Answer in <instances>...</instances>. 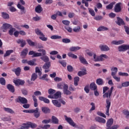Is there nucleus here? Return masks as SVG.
<instances>
[{"instance_id":"f257e3e1","label":"nucleus","mask_w":129,"mask_h":129,"mask_svg":"<svg viewBox=\"0 0 129 129\" xmlns=\"http://www.w3.org/2000/svg\"><path fill=\"white\" fill-rule=\"evenodd\" d=\"M109 89V88L107 86L103 87V98H110L111 95L112 94V91H113V86L111 87ZM108 91L107 92H106Z\"/></svg>"},{"instance_id":"f03ea898","label":"nucleus","mask_w":129,"mask_h":129,"mask_svg":"<svg viewBox=\"0 0 129 129\" xmlns=\"http://www.w3.org/2000/svg\"><path fill=\"white\" fill-rule=\"evenodd\" d=\"M35 32L37 36H39V39H40V40L43 42H46V41H48V37H46L40 29H36L35 30Z\"/></svg>"},{"instance_id":"7ed1b4c3","label":"nucleus","mask_w":129,"mask_h":129,"mask_svg":"<svg viewBox=\"0 0 129 129\" xmlns=\"http://www.w3.org/2000/svg\"><path fill=\"white\" fill-rule=\"evenodd\" d=\"M42 95V93L39 91H36L34 92V95H32V99L34 101V107H38V100L36 96H39Z\"/></svg>"},{"instance_id":"20e7f679","label":"nucleus","mask_w":129,"mask_h":129,"mask_svg":"<svg viewBox=\"0 0 129 129\" xmlns=\"http://www.w3.org/2000/svg\"><path fill=\"white\" fill-rule=\"evenodd\" d=\"M94 59L95 62L104 61V59H108V56L106 55V54H101L100 56H97L96 54L94 53Z\"/></svg>"},{"instance_id":"39448f33","label":"nucleus","mask_w":129,"mask_h":129,"mask_svg":"<svg viewBox=\"0 0 129 129\" xmlns=\"http://www.w3.org/2000/svg\"><path fill=\"white\" fill-rule=\"evenodd\" d=\"M16 102L18 103H22V104H26L28 103V100L25 97H23L21 96H19L15 99Z\"/></svg>"},{"instance_id":"423d86ee","label":"nucleus","mask_w":129,"mask_h":129,"mask_svg":"<svg viewBox=\"0 0 129 129\" xmlns=\"http://www.w3.org/2000/svg\"><path fill=\"white\" fill-rule=\"evenodd\" d=\"M111 105V102H110V100L109 99H106V113L105 114L109 116V108H110V106Z\"/></svg>"},{"instance_id":"0eeeda50","label":"nucleus","mask_w":129,"mask_h":129,"mask_svg":"<svg viewBox=\"0 0 129 129\" xmlns=\"http://www.w3.org/2000/svg\"><path fill=\"white\" fill-rule=\"evenodd\" d=\"M65 120L68 123H69L72 126H76V123L74 122V121L71 117H69L67 115H64Z\"/></svg>"},{"instance_id":"6e6552de","label":"nucleus","mask_w":129,"mask_h":129,"mask_svg":"<svg viewBox=\"0 0 129 129\" xmlns=\"http://www.w3.org/2000/svg\"><path fill=\"white\" fill-rule=\"evenodd\" d=\"M121 3L116 4L114 8L115 13H120L121 12Z\"/></svg>"},{"instance_id":"1a4fd4ad","label":"nucleus","mask_w":129,"mask_h":129,"mask_svg":"<svg viewBox=\"0 0 129 129\" xmlns=\"http://www.w3.org/2000/svg\"><path fill=\"white\" fill-rule=\"evenodd\" d=\"M13 83L15 84L16 86H20V85H24L25 84V81L21 79H16L13 80Z\"/></svg>"},{"instance_id":"9d476101","label":"nucleus","mask_w":129,"mask_h":129,"mask_svg":"<svg viewBox=\"0 0 129 129\" xmlns=\"http://www.w3.org/2000/svg\"><path fill=\"white\" fill-rule=\"evenodd\" d=\"M63 92L66 95H70V94H71V92L68 90V85L64 84Z\"/></svg>"},{"instance_id":"9b49d317","label":"nucleus","mask_w":129,"mask_h":129,"mask_svg":"<svg viewBox=\"0 0 129 129\" xmlns=\"http://www.w3.org/2000/svg\"><path fill=\"white\" fill-rule=\"evenodd\" d=\"M99 48L102 52H107L110 50V48L106 45H100Z\"/></svg>"},{"instance_id":"f8f14e48","label":"nucleus","mask_w":129,"mask_h":129,"mask_svg":"<svg viewBox=\"0 0 129 129\" xmlns=\"http://www.w3.org/2000/svg\"><path fill=\"white\" fill-rule=\"evenodd\" d=\"M31 113H34V116L36 118H38L40 116V113L39 112V108H36V109H32L30 111Z\"/></svg>"},{"instance_id":"ddd939ff","label":"nucleus","mask_w":129,"mask_h":129,"mask_svg":"<svg viewBox=\"0 0 129 129\" xmlns=\"http://www.w3.org/2000/svg\"><path fill=\"white\" fill-rule=\"evenodd\" d=\"M79 59L80 60V62L83 64L84 65H88V62H87V60H86V59H85V57L82 55H80L79 56Z\"/></svg>"},{"instance_id":"4468645a","label":"nucleus","mask_w":129,"mask_h":129,"mask_svg":"<svg viewBox=\"0 0 129 129\" xmlns=\"http://www.w3.org/2000/svg\"><path fill=\"white\" fill-rule=\"evenodd\" d=\"M28 52H29V50L27 48L22 50L20 54V56L22 58V59L26 58V56L27 55H28Z\"/></svg>"},{"instance_id":"2eb2a0df","label":"nucleus","mask_w":129,"mask_h":129,"mask_svg":"<svg viewBox=\"0 0 129 129\" xmlns=\"http://www.w3.org/2000/svg\"><path fill=\"white\" fill-rule=\"evenodd\" d=\"M117 21L116 22V24L118 25V26H124V25H125V23H124V21H123V20L122 19L120 18V17H117Z\"/></svg>"},{"instance_id":"dca6fc26","label":"nucleus","mask_w":129,"mask_h":129,"mask_svg":"<svg viewBox=\"0 0 129 129\" xmlns=\"http://www.w3.org/2000/svg\"><path fill=\"white\" fill-rule=\"evenodd\" d=\"M24 125H25V126H28V128L30 127H31V128H36V127H37V126L36 123H34L31 122H28L27 123V124H24Z\"/></svg>"},{"instance_id":"f3484780","label":"nucleus","mask_w":129,"mask_h":129,"mask_svg":"<svg viewBox=\"0 0 129 129\" xmlns=\"http://www.w3.org/2000/svg\"><path fill=\"white\" fill-rule=\"evenodd\" d=\"M16 42L17 44H21L20 47H21L22 48H24V46H26L27 44V43L26 42V40L24 39H19L16 41Z\"/></svg>"},{"instance_id":"a211bd4d","label":"nucleus","mask_w":129,"mask_h":129,"mask_svg":"<svg viewBox=\"0 0 129 129\" xmlns=\"http://www.w3.org/2000/svg\"><path fill=\"white\" fill-rule=\"evenodd\" d=\"M12 72H14L17 76H20L21 75V72H22V69L18 67L16 69H13Z\"/></svg>"},{"instance_id":"6ab92c4d","label":"nucleus","mask_w":129,"mask_h":129,"mask_svg":"<svg viewBox=\"0 0 129 129\" xmlns=\"http://www.w3.org/2000/svg\"><path fill=\"white\" fill-rule=\"evenodd\" d=\"M38 99L40 100V101H43L44 103H50V100L48 99H47L46 98L43 97V96H39L38 97Z\"/></svg>"},{"instance_id":"aec40b11","label":"nucleus","mask_w":129,"mask_h":129,"mask_svg":"<svg viewBox=\"0 0 129 129\" xmlns=\"http://www.w3.org/2000/svg\"><path fill=\"white\" fill-rule=\"evenodd\" d=\"M7 88L10 92L14 93L15 92V87L13 85L9 84L7 86Z\"/></svg>"},{"instance_id":"412c9836","label":"nucleus","mask_w":129,"mask_h":129,"mask_svg":"<svg viewBox=\"0 0 129 129\" xmlns=\"http://www.w3.org/2000/svg\"><path fill=\"white\" fill-rule=\"evenodd\" d=\"M95 120L100 123H105L106 122L105 119L98 116L95 117Z\"/></svg>"},{"instance_id":"4be33fe9","label":"nucleus","mask_w":129,"mask_h":129,"mask_svg":"<svg viewBox=\"0 0 129 129\" xmlns=\"http://www.w3.org/2000/svg\"><path fill=\"white\" fill-rule=\"evenodd\" d=\"M124 43V40H120L118 41L113 40L111 42V44H112V45H121V44H123Z\"/></svg>"},{"instance_id":"5701e85b","label":"nucleus","mask_w":129,"mask_h":129,"mask_svg":"<svg viewBox=\"0 0 129 129\" xmlns=\"http://www.w3.org/2000/svg\"><path fill=\"white\" fill-rule=\"evenodd\" d=\"M35 11L37 14H41L43 12V8L41 5H38L35 9Z\"/></svg>"},{"instance_id":"b1692460","label":"nucleus","mask_w":129,"mask_h":129,"mask_svg":"<svg viewBox=\"0 0 129 129\" xmlns=\"http://www.w3.org/2000/svg\"><path fill=\"white\" fill-rule=\"evenodd\" d=\"M2 28L3 30H8V29H12V28H13V26L10 24L4 23L3 25Z\"/></svg>"},{"instance_id":"393cba45","label":"nucleus","mask_w":129,"mask_h":129,"mask_svg":"<svg viewBox=\"0 0 129 129\" xmlns=\"http://www.w3.org/2000/svg\"><path fill=\"white\" fill-rule=\"evenodd\" d=\"M90 89L93 91L96 90V89H97V85H96V84L94 82L91 83L90 84Z\"/></svg>"},{"instance_id":"a878e982","label":"nucleus","mask_w":129,"mask_h":129,"mask_svg":"<svg viewBox=\"0 0 129 129\" xmlns=\"http://www.w3.org/2000/svg\"><path fill=\"white\" fill-rule=\"evenodd\" d=\"M41 110L43 113L45 114L50 113V111H51V110L47 107H42Z\"/></svg>"},{"instance_id":"bb28decb","label":"nucleus","mask_w":129,"mask_h":129,"mask_svg":"<svg viewBox=\"0 0 129 129\" xmlns=\"http://www.w3.org/2000/svg\"><path fill=\"white\" fill-rule=\"evenodd\" d=\"M17 7L18 9L21 10V15H23V14H26V10H25V7L21 4H18Z\"/></svg>"},{"instance_id":"cd10ccee","label":"nucleus","mask_w":129,"mask_h":129,"mask_svg":"<svg viewBox=\"0 0 129 129\" xmlns=\"http://www.w3.org/2000/svg\"><path fill=\"white\" fill-rule=\"evenodd\" d=\"M81 49V47L79 46H72L70 48V51L71 52H76V51H78V50Z\"/></svg>"},{"instance_id":"c85d7f7f","label":"nucleus","mask_w":129,"mask_h":129,"mask_svg":"<svg viewBox=\"0 0 129 129\" xmlns=\"http://www.w3.org/2000/svg\"><path fill=\"white\" fill-rule=\"evenodd\" d=\"M52 102L54 106L56 107H61V103L59 102L57 100H52Z\"/></svg>"},{"instance_id":"c756f323","label":"nucleus","mask_w":129,"mask_h":129,"mask_svg":"<svg viewBox=\"0 0 129 129\" xmlns=\"http://www.w3.org/2000/svg\"><path fill=\"white\" fill-rule=\"evenodd\" d=\"M96 83L97 84V85L102 86L104 84V81H103L102 79L99 78L96 80Z\"/></svg>"},{"instance_id":"7c9ffc66","label":"nucleus","mask_w":129,"mask_h":129,"mask_svg":"<svg viewBox=\"0 0 129 129\" xmlns=\"http://www.w3.org/2000/svg\"><path fill=\"white\" fill-rule=\"evenodd\" d=\"M113 124V119L110 118L108 119L106 123V126L107 127H110L111 125Z\"/></svg>"},{"instance_id":"2f4dec72","label":"nucleus","mask_w":129,"mask_h":129,"mask_svg":"<svg viewBox=\"0 0 129 129\" xmlns=\"http://www.w3.org/2000/svg\"><path fill=\"white\" fill-rule=\"evenodd\" d=\"M12 53H14V50L13 49L7 50L5 54L4 55V58L10 56Z\"/></svg>"},{"instance_id":"473e14b6","label":"nucleus","mask_w":129,"mask_h":129,"mask_svg":"<svg viewBox=\"0 0 129 129\" xmlns=\"http://www.w3.org/2000/svg\"><path fill=\"white\" fill-rule=\"evenodd\" d=\"M4 109L5 111H6V112H8V113H11L12 114H15V111L13 110V109H12L11 108L4 107Z\"/></svg>"},{"instance_id":"72a5a7b5","label":"nucleus","mask_w":129,"mask_h":129,"mask_svg":"<svg viewBox=\"0 0 129 129\" xmlns=\"http://www.w3.org/2000/svg\"><path fill=\"white\" fill-rule=\"evenodd\" d=\"M108 30V28L104 26H100L97 30L98 32H101Z\"/></svg>"},{"instance_id":"f704fd0d","label":"nucleus","mask_w":129,"mask_h":129,"mask_svg":"<svg viewBox=\"0 0 129 129\" xmlns=\"http://www.w3.org/2000/svg\"><path fill=\"white\" fill-rule=\"evenodd\" d=\"M52 123H54V124H58L59 123V119H58L56 116H52Z\"/></svg>"},{"instance_id":"c9c22d12","label":"nucleus","mask_w":129,"mask_h":129,"mask_svg":"<svg viewBox=\"0 0 129 129\" xmlns=\"http://www.w3.org/2000/svg\"><path fill=\"white\" fill-rule=\"evenodd\" d=\"M54 99H58L61 97V92L57 91L54 95Z\"/></svg>"},{"instance_id":"e433bc0d","label":"nucleus","mask_w":129,"mask_h":129,"mask_svg":"<svg viewBox=\"0 0 129 129\" xmlns=\"http://www.w3.org/2000/svg\"><path fill=\"white\" fill-rule=\"evenodd\" d=\"M51 67V62H46L42 67V68L43 69H49L50 67Z\"/></svg>"},{"instance_id":"4c0bfd02","label":"nucleus","mask_w":129,"mask_h":129,"mask_svg":"<svg viewBox=\"0 0 129 129\" xmlns=\"http://www.w3.org/2000/svg\"><path fill=\"white\" fill-rule=\"evenodd\" d=\"M2 18H3V19H5V20L10 19V16L7 13L2 12Z\"/></svg>"},{"instance_id":"58836bf2","label":"nucleus","mask_w":129,"mask_h":129,"mask_svg":"<svg viewBox=\"0 0 129 129\" xmlns=\"http://www.w3.org/2000/svg\"><path fill=\"white\" fill-rule=\"evenodd\" d=\"M79 80H80V78H79V77H75L74 78V84L75 86H78V82H79Z\"/></svg>"},{"instance_id":"ea45409f","label":"nucleus","mask_w":129,"mask_h":129,"mask_svg":"<svg viewBox=\"0 0 129 129\" xmlns=\"http://www.w3.org/2000/svg\"><path fill=\"white\" fill-rule=\"evenodd\" d=\"M40 59L44 62H48L49 61V57L46 55H43V56L40 57Z\"/></svg>"},{"instance_id":"a19ab883","label":"nucleus","mask_w":129,"mask_h":129,"mask_svg":"<svg viewBox=\"0 0 129 129\" xmlns=\"http://www.w3.org/2000/svg\"><path fill=\"white\" fill-rule=\"evenodd\" d=\"M68 56H69V57H71V58H73V59H77V58H78L77 55L72 53V52H69Z\"/></svg>"},{"instance_id":"79ce46f5","label":"nucleus","mask_w":129,"mask_h":129,"mask_svg":"<svg viewBox=\"0 0 129 129\" xmlns=\"http://www.w3.org/2000/svg\"><path fill=\"white\" fill-rule=\"evenodd\" d=\"M86 70H85V71H79L78 73V76H80V77H81V76H83L84 75H86Z\"/></svg>"},{"instance_id":"37998d69","label":"nucleus","mask_w":129,"mask_h":129,"mask_svg":"<svg viewBox=\"0 0 129 129\" xmlns=\"http://www.w3.org/2000/svg\"><path fill=\"white\" fill-rule=\"evenodd\" d=\"M73 31L75 33H79L81 31V27L80 26L76 27L73 29Z\"/></svg>"},{"instance_id":"c03bdc74","label":"nucleus","mask_w":129,"mask_h":129,"mask_svg":"<svg viewBox=\"0 0 129 129\" xmlns=\"http://www.w3.org/2000/svg\"><path fill=\"white\" fill-rule=\"evenodd\" d=\"M27 42L28 45H29V46H34L36 45V43L34 42H32L31 40V39H27Z\"/></svg>"},{"instance_id":"a18cd8bd","label":"nucleus","mask_w":129,"mask_h":129,"mask_svg":"<svg viewBox=\"0 0 129 129\" xmlns=\"http://www.w3.org/2000/svg\"><path fill=\"white\" fill-rule=\"evenodd\" d=\"M90 105H91V108L89 110V112H91L93 111V110H95V104L93 102L91 103Z\"/></svg>"},{"instance_id":"49530a36","label":"nucleus","mask_w":129,"mask_h":129,"mask_svg":"<svg viewBox=\"0 0 129 129\" xmlns=\"http://www.w3.org/2000/svg\"><path fill=\"white\" fill-rule=\"evenodd\" d=\"M62 43H64V44H68V43L71 42V40L68 38H63L62 39Z\"/></svg>"},{"instance_id":"de8ad7c7","label":"nucleus","mask_w":129,"mask_h":129,"mask_svg":"<svg viewBox=\"0 0 129 129\" xmlns=\"http://www.w3.org/2000/svg\"><path fill=\"white\" fill-rule=\"evenodd\" d=\"M37 77H38V76L36 73H34L31 76V81H35L36 79H37Z\"/></svg>"},{"instance_id":"09e8293b","label":"nucleus","mask_w":129,"mask_h":129,"mask_svg":"<svg viewBox=\"0 0 129 129\" xmlns=\"http://www.w3.org/2000/svg\"><path fill=\"white\" fill-rule=\"evenodd\" d=\"M48 94L50 95H53V94L56 93V90L53 89H49L48 90Z\"/></svg>"},{"instance_id":"8fccbe9b","label":"nucleus","mask_w":129,"mask_h":129,"mask_svg":"<svg viewBox=\"0 0 129 129\" xmlns=\"http://www.w3.org/2000/svg\"><path fill=\"white\" fill-rule=\"evenodd\" d=\"M50 38L52 40H56L57 39H62V37L59 35H52L51 36Z\"/></svg>"},{"instance_id":"3c124183","label":"nucleus","mask_w":129,"mask_h":129,"mask_svg":"<svg viewBox=\"0 0 129 129\" xmlns=\"http://www.w3.org/2000/svg\"><path fill=\"white\" fill-rule=\"evenodd\" d=\"M0 84L3 86L6 85V79H5L3 77L0 78Z\"/></svg>"},{"instance_id":"603ef678","label":"nucleus","mask_w":129,"mask_h":129,"mask_svg":"<svg viewBox=\"0 0 129 129\" xmlns=\"http://www.w3.org/2000/svg\"><path fill=\"white\" fill-rule=\"evenodd\" d=\"M122 113L125 115V117L127 118L129 117V111L127 110H124L122 111Z\"/></svg>"},{"instance_id":"864d4df0","label":"nucleus","mask_w":129,"mask_h":129,"mask_svg":"<svg viewBox=\"0 0 129 129\" xmlns=\"http://www.w3.org/2000/svg\"><path fill=\"white\" fill-rule=\"evenodd\" d=\"M97 114L99 116H102V117H104V118H106V116L105 114L100 111H98L97 112Z\"/></svg>"},{"instance_id":"5fc2aeb1","label":"nucleus","mask_w":129,"mask_h":129,"mask_svg":"<svg viewBox=\"0 0 129 129\" xmlns=\"http://www.w3.org/2000/svg\"><path fill=\"white\" fill-rule=\"evenodd\" d=\"M112 8H113V3H110L106 7V9H107V10H112Z\"/></svg>"},{"instance_id":"6e6d98bb","label":"nucleus","mask_w":129,"mask_h":129,"mask_svg":"<svg viewBox=\"0 0 129 129\" xmlns=\"http://www.w3.org/2000/svg\"><path fill=\"white\" fill-rule=\"evenodd\" d=\"M67 70L69 72H73V70H74V69H73V67L71 65H69L67 66Z\"/></svg>"},{"instance_id":"4d7b16f0","label":"nucleus","mask_w":129,"mask_h":129,"mask_svg":"<svg viewBox=\"0 0 129 129\" xmlns=\"http://www.w3.org/2000/svg\"><path fill=\"white\" fill-rule=\"evenodd\" d=\"M35 72L36 73H38L39 76H41V75H42V72H41L39 67H36L35 68Z\"/></svg>"},{"instance_id":"13d9d810","label":"nucleus","mask_w":129,"mask_h":129,"mask_svg":"<svg viewBox=\"0 0 129 129\" xmlns=\"http://www.w3.org/2000/svg\"><path fill=\"white\" fill-rule=\"evenodd\" d=\"M27 64L28 65H30V66H35L36 64H35V62L34 61V60H29L27 62Z\"/></svg>"},{"instance_id":"bf43d9fd","label":"nucleus","mask_w":129,"mask_h":129,"mask_svg":"<svg viewBox=\"0 0 129 129\" xmlns=\"http://www.w3.org/2000/svg\"><path fill=\"white\" fill-rule=\"evenodd\" d=\"M118 75H119V76H125V77H127V76H128V74H127V73L119 72Z\"/></svg>"},{"instance_id":"052dcab7","label":"nucleus","mask_w":129,"mask_h":129,"mask_svg":"<svg viewBox=\"0 0 129 129\" xmlns=\"http://www.w3.org/2000/svg\"><path fill=\"white\" fill-rule=\"evenodd\" d=\"M47 77V74H44L42 76V77L39 78V79H41V80H45V81H48L49 79H46Z\"/></svg>"},{"instance_id":"680f3d73","label":"nucleus","mask_w":129,"mask_h":129,"mask_svg":"<svg viewBox=\"0 0 129 129\" xmlns=\"http://www.w3.org/2000/svg\"><path fill=\"white\" fill-rule=\"evenodd\" d=\"M59 63L61 64L63 67H66V66L67 65V63L65 60H59Z\"/></svg>"},{"instance_id":"e2e57ef3","label":"nucleus","mask_w":129,"mask_h":129,"mask_svg":"<svg viewBox=\"0 0 129 129\" xmlns=\"http://www.w3.org/2000/svg\"><path fill=\"white\" fill-rule=\"evenodd\" d=\"M16 30V29L12 27L10 28V30L9 31V34L10 35V36H13L14 35V31Z\"/></svg>"},{"instance_id":"0e129e2a","label":"nucleus","mask_w":129,"mask_h":129,"mask_svg":"<svg viewBox=\"0 0 129 129\" xmlns=\"http://www.w3.org/2000/svg\"><path fill=\"white\" fill-rule=\"evenodd\" d=\"M89 12L92 17H94V16H95V12H94V10L93 9L89 8Z\"/></svg>"},{"instance_id":"69168bd1","label":"nucleus","mask_w":129,"mask_h":129,"mask_svg":"<svg viewBox=\"0 0 129 129\" xmlns=\"http://www.w3.org/2000/svg\"><path fill=\"white\" fill-rule=\"evenodd\" d=\"M41 56H42L41 52H34V55H32V58H34V57H41Z\"/></svg>"},{"instance_id":"338daca9","label":"nucleus","mask_w":129,"mask_h":129,"mask_svg":"<svg viewBox=\"0 0 129 129\" xmlns=\"http://www.w3.org/2000/svg\"><path fill=\"white\" fill-rule=\"evenodd\" d=\"M122 86L123 87H127L129 86V81L124 82L122 83Z\"/></svg>"},{"instance_id":"774afa93","label":"nucleus","mask_w":129,"mask_h":129,"mask_svg":"<svg viewBox=\"0 0 129 129\" xmlns=\"http://www.w3.org/2000/svg\"><path fill=\"white\" fill-rule=\"evenodd\" d=\"M124 29L125 30V33H126L127 35H129V27L126 26H124Z\"/></svg>"}]
</instances>
